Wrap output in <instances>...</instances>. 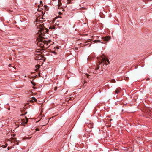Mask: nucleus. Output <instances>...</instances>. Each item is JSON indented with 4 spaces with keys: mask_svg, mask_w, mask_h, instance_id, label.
Segmentation results:
<instances>
[{
    "mask_svg": "<svg viewBox=\"0 0 152 152\" xmlns=\"http://www.w3.org/2000/svg\"><path fill=\"white\" fill-rule=\"evenodd\" d=\"M18 123H19V124L22 125V119H20L18 120Z\"/></svg>",
    "mask_w": 152,
    "mask_h": 152,
    "instance_id": "0eeeda50",
    "label": "nucleus"
},
{
    "mask_svg": "<svg viewBox=\"0 0 152 152\" xmlns=\"http://www.w3.org/2000/svg\"><path fill=\"white\" fill-rule=\"evenodd\" d=\"M44 7L46 10H48V7L46 5H44Z\"/></svg>",
    "mask_w": 152,
    "mask_h": 152,
    "instance_id": "9d476101",
    "label": "nucleus"
},
{
    "mask_svg": "<svg viewBox=\"0 0 152 152\" xmlns=\"http://www.w3.org/2000/svg\"><path fill=\"white\" fill-rule=\"evenodd\" d=\"M115 94H118L119 92V90L118 89H117L115 91Z\"/></svg>",
    "mask_w": 152,
    "mask_h": 152,
    "instance_id": "6e6552de",
    "label": "nucleus"
},
{
    "mask_svg": "<svg viewBox=\"0 0 152 152\" xmlns=\"http://www.w3.org/2000/svg\"><path fill=\"white\" fill-rule=\"evenodd\" d=\"M100 64L102 63H103L106 65H108L110 62L109 60L104 56L100 57L98 59Z\"/></svg>",
    "mask_w": 152,
    "mask_h": 152,
    "instance_id": "f03ea898",
    "label": "nucleus"
},
{
    "mask_svg": "<svg viewBox=\"0 0 152 152\" xmlns=\"http://www.w3.org/2000/svg\"><path fill=\"white\" fill-rule=\"evenodd\" d=\"M56 1L58 3L57 5L58 8L60 9L61 8L60 6L62 4L61 2H59L58 0H56Z\"/></svg>",
    "mask_w": 152,
    "mask_h": 152,
    "instance_id": "423d86ee",
    "label": "nucleus"
},
{
    "mask_svg": "<svg viewBox=\"0 0 152 152\" xmlns=\"http://www.w3.org/2000/svg\"><path fill=\"white\" fill-rule=\"evenodd\" d=\"M110 37L109 36L102 37V40L106 42H107L109 41L110 40Z\"/></svg>",
    "mask_w": 152,
    "mask_h": 152,
    "instance_id": "7ed1b4c3",
    "label": "nucleus"
},
{
    "mask_svg": "<svg viewBox=\"0 0 152 152\" xmlns=\"http://www.w3.org/2000/svg\"><path fill=\"white\" fill-rule=\"evenodd\" d=\"M111 82L112 83H115V79H113L111 80Z\"/></svg>",
    "mask_w": 152,
    "mask_h": 152,
    "instance_id": "f8f14e48",
    "label": "nucleus"
},
{
    "mask_svg": "<svg viewBox=\"0 0 152 152\" xmlns=\"http://www.w3.org/2000/svg\"><path fill=\"white\" fill-rule=\"evenodd\" d=\"M99 66H97V69H99Z\"/></svg>",
    "mask_w": 152,
    "mask_h": 152,
    "instance_id": "2eb2a0df",
    "label": "nucleus"
},
{
    "mask_svg": "<svg viewBox=\"0 0 152 152\" xmlns=\"http://www.w3.org/2000/svg\"><path fill=\"white\" fill-rule=\"evenodd\" d=\"M66 3L67 4H69L70 3V0H66Z\"/></svg>",
    "mask_w": 152,
    "mask_h": 152,
    "instance_id": "1a4fd4ad",
    "label": "nucleus"
},
{
    "mask_svg": "<svg viewBox=\"0 0 152 152\" xmlns=\"http://www.w3.org/2000/svg\"><path fill=\"white\" fill-rule=\"evenodd\" d=\"M42 3V1H40V3L41 4Z\"/></svg>",
    "mask_w": 152,
    "mask_h": 152,
    "instance_id": "f3484780",
    "label": "nucleus"
},
{
    "mask_svg": "<svg viewBox=\"0 0 152 152\" xmlns=\"http://www.w3.org/2000/svg\"><path fill=\"white\" fill-rule=\"evenodd\" d=\"M55 28V27L54 26H50V27H49V28L50 29H54V28Z\"/></svg>",
    "mask_w": 152,
    "mask_h": 152,
    "instance_id": "9b49d317",
    "label": "nucleus"
},
{
    "mask_svg": "<svg viewBox=\"0 0 152 152\" xmlns=\"http://www.w3.org/2000/svg\"><path fill=\"white\" fill-rule=\"evenodd\" d=\"M42 18H37L36 20V22L38 23L36 24V26L37 28L38 33L37 34V36L39 38H42V39H40L39 40L38 45H40V47L42 48H48L52 43H50L51 40H45L44 39L47 38L46 35L47 34V32L48 31V29L44 27L43 24L41 23L43 22V21L40 19Z\"/></svg>",
    "mask_w": 152,
    "mask_h": 152,
    "instance_id": "f257e3e1",
    "label": "nucleus"
},
{
    "mask_svg": "<svg viewBox=\"0 0 152 152\" xmlns=\"http://www.w3.org/2000/svg\"><path fill=\"white\" fill-rule=\"evenodd\" d=\"M22 125L23 124H26L28 122V118L26 117H25V118L22 119Z\"/></svg>",
    "mask_w": 152,
    "mask_h": 152,
    "instance_id": "20e7f679",
    "label": "nucleus"
},
{
    "mask_svg": "<svg viewBox=\"0 0 152 152\" xmlns=\"http://www.w3.org/2000/svg\"><path fill=\"white\" fill-rule=\"evenodd\" d=\"M95 43H97V42H99L100 41V40H95Z\"/></svg>",
    "mask_w": 152,
    "mask_h": 152,
    "instance_id": "ddd939ff",
    "label": "nucleus"
},
{
    "mask_svg": "<svg viewBox=\"0 0 152 152\" xmlns=\"http://www.w3.org/2000/svg\"><path fill=\"white\" fill-rule=\"evenodd\" d=\"M36 131H39V129L38 128H37L36 129Z\"/></svg>",
    "mask_w": 152,
    "mask_h": 152,
    "instance_id": "4468645a",
    "label": "nucleus"
},
{
    "mask_svg": "<svg viewBox=\"0 0 152 152\" xmlns=\"http://www.w3.org/2000/svg\"><path fill=\"white\" fill-rule=\"evenodd\" d=\"M25 77H26V75H25Z\"/></svg>",
    "mask_w": 152,
    "mask_h": 152,
    "instance_id": "a211bd4d",
    "label": "nucleus"
},
{
    "mask_svg": "<svg viewBox=\"0 0 152 152\" xmlns=\"http://www.w3.org/2000/svg\"><path fill=\"white\" fill-rule=\"evenodd\" d=\"M37 101V99L34 97H32L31 99L30 100V101L31 102H34Z\"/></svg>",
    "mask_w": 152,
    "mask_h": 152,
    "instance_id": "39448f33",
    "label": "nucleus"
},
{
    "mask_svg": "<svg viewBox=\"0 0 152 152\" xmlns=\"http://www.w3.org/2000/svg\"><path fill=\"white\" fill-rule=\"evenodd\" d=\"M61 14H62V13H61L60 12H59V15H61Z\"/></svg>",
    "mask_w": 152,
    "mask_h": 152,
    "instance_id": "dca6fc26",
    "label": "nucleus"
}]
</instances>
